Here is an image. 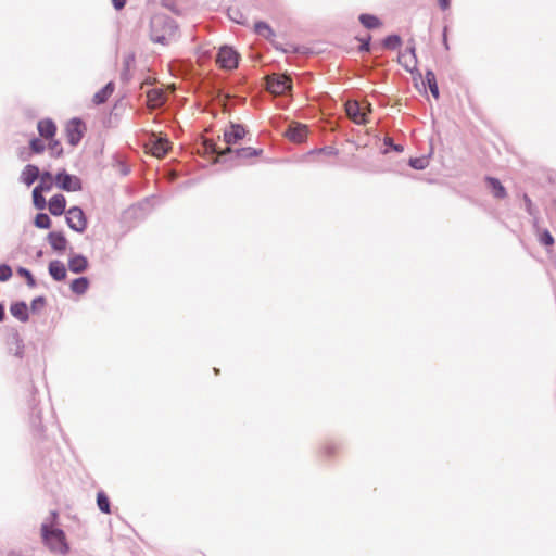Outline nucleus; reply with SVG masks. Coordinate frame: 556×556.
Returning <instances> with one entry per match:
<instances>
[{
	"mask_svg": "<svg viewBox=\"0 0 556 556\" xmlns=\"http://www.w3.org/2000/svg\"><path fill=\"white\" fill-rule=\"evenodd\" d=\"M245 135V129L243 126L239 124H231L229 129H226L224 132L225 142L230 144H236L239 140H241Z\"/></svg>",
	"mask_w": 556,
	"mask_h": 556,
	"instance_id": "nucleus-11",
	"label": "nucleus"
},
{
	"mask_svg": "<svg viewBox=\"0 0 556 556\" xmlns=\"http://www.w3.org/2000/svg\"><path fill=\"white\" fill-rule=\"evenodd\" d=\"M231 20H235L236 23H239V20L237 18V15L231 16Z\"/></svg>",
	"mask_w": 556,
	"mask_h": 556,
	"instance_id": "nucleus-52",
	"label": "nucleus"
},
{
	"mask_svg": "<svg viewBox=\"0 0 556 556\" xmlns=\"http://www.w3.org/2000/svg\"><path fill=\"white\" fill-rule=\"evenodd\" d=\"M231 20H235L236 23H239V20L237 18V15L231 16Z\"/></svg>",
	"mask_w": 556,
	"mask_h": 556,
	"instance_id": "nucleus-53",
	"label": "nucleus"
},
{
	"mask_svg": "<svg viewBox=\"0 0 556 556\" xmlns=\"http://www.w3.org/2000/svg\"><path fill=\"white\" fill-rule=\"evenodd\" d=\"M319 153H325L328 155H334L338 153V151L332 147H325L318 150Z\"/></svg>",
	"mask_w": 556,
	"mask_h": 556,
	"instance_id": "nucleus-42",
	"label": "nucleus"
},
{
	"mask_svg": "<svg viewBox=\"0 0 556 556\" xmlns=\"http://www.w3.org/2000/svg\"><path fill=\"white\" fill-rule=\"evenodd\" d=\"M114 91V84L112 81L108 83L102 89H100L98 92L94 93L93 96V103L96 104H102L104 103L109 97L113 93Z\"/></svg>",
	"mask_w": 556,
	"mask_h": 556,
	"instance_id": "nucleus-21",
	"label": "nucleus"
},
{
	"mask_svg": "<svg viewBox=\"0 0 556 556\" xmlns=\"http://www.w3.org/2000/svg\"><path fill=\"white\" fill-rule=\"evenodd\" d=\"M359 22L363 24L364 27L368 29L377 28L381 25L379 18L370 14H361Z\"/></svg>",
	"mask_w": 556,
	"mask_h": 556,
	"instance_id": "nucleus-28",
	"label": "nucleus"
},
{
	"mask_svg": "<svg viewBox=\"0 0 556 556\" xmlns=\"http://www.w3.org/2000/svg\"><path fill=\"white\" fill-rule=\"evenodd\" d=\"M88 268V260L81 255L76 254L68 260V269L72 273L80 274Z\"/></svg>",
	"mask_w": 556,
	"mask_h": 556,
	"instance_id": "nucleus-15",
	"label": "nucleus"
},
{
	"mask_svg": "<svg viewBox=\"0 0 556 556\" xmlns=\"http://www.w3.org/2000/svg\"><path fill=\"white\" fill-rule=\"evenodd\" d=\"M175 21L164 14H156L150 21V39L155 43L167 45L175 36Z\"/></svg>",
	"mask_w": 556,
	"mask_h": 556,
	"instance_id": "nucleus-2",
	"label": "nucleus"
},
{
	"mask_svg": "<svg viewBox=\"0 0 556 556\" xmlns=\"http://www.w3.org/2000/svg\"><path fill=\"white\" fill-rule=\"evenodd\" d=\"M147 101L149 106L159 108L165 101V93L162 89H151L147 91Z\"/></svg>",
	"mask_w": 556,
	"mask_h": 556,
	"instance_id": "nucleus-19",
	"label": "nucleus"
},
{
	"mask_svg": "<svg viewBox=\"0 0 556 556\" xmlns=\"http://www.w3.org/2000/svg\"><path fill=\"white\" fill-rule=\"evenodd\" d=\"M442 10H446L450 7V0H439Z\"/></svg>",
	"mask_w": 556,
	"mask_h": 556,
	"instance_id": "nucleus-45",
	"label": "nucleus"
},
{
	"mask_svg": "<svg viewBox=\"0 0 556 556\" xmlns=\"http://www.w3.org/2000/svg\"><path fill=\"white\" fill-rule=\"evenodd\" d=\"M402 43L401 37L397 35H390L384 38L382 45L386 49L389 50H395L397 49Z\"/></svg>",
	"mask_w": 556,
	"mask_h": 556,
	"instance_id": "nucleus-29",
	"label": "nucleus"
},
{
	"mask_svg": "<svg viewBox=\"0 0 556 556\" xmlns=\"http://www.w3.org/2000/svg\"><path fill=\"white\" fill-rule=\"evenodd\" d=\"M212 153L217 154L219 157L230 155L231 157H236L239 160L242 159H249L253 156H257L262 151L256 150L254 148H240V149H231L230 147H227L225 150L219 151L215 146H211Z\"/></svg>",
	"mask_w": 556,
	"mask_h": 556,
	"instance_id": "nucleus-4",
	"label": "nucleus"
},
{
	"mask_svg": "<svg viewBox=\"0 0 556 556\" xmlns=\"http://www.w3.org/2000/svg\"><path fill=\"white\" fill-rule=\"evenodd\" d=\"M254 30L257 35L268 40H271L275 37V31L273 30V28L267 23L262 21L255 23Z\"/></svg>",
	"mask_w": 556,
	"mask_h": 556,
	"instance_id": "nucleus-23",
	"label": "nucleus"
},
{
	"mask_svg": "<svg viewBox=\"0 0 556 556\" xmlns=\"http://www.w3.org/2000/svg\"><path fill=\"white\" fill-rule=\"evenodd\" d=\"M50 150L56 154V156H60L62 154V148L60 146V142L54 140L50 143Z\"/></svg>",
	"mask_w": 556,
	"mask_h": 556,
	"instance_id": "nucleus-41",
	"label": "nucleus"
},
{
	"mask_svg": "<svg viewBox=\"0 0 556 556\" xmlns=\"http://www.w3.org/2000/svg\"><path fill=\"white\" fill-rule=\"evenodd\" d=\"M54 180L60 189L68 192L83 189L81 180L77 176L67 174L65 170L58 173Z\"/></svg>",
	"mask_w": 556,
	"mask_h": 556,
	"instance_id": "nucleus-6",
	"label": "nucleus"
},
{
	"mask_svg": "<svg viewBox=\"0 0 556 556\" xmlns=\"http://www.w3.org/2000/svg\"><path fill=\"white\" fill-rule=\"evenodd\" d=\"M17 273L21 276L25 277L28 287L34 288L36 286L35 278L28 269H26L24 267H20Z\"/></svg>",
	"mask_w": 556,
	"mask_h": 556,
	"instance_id": "nucleus-34",
	"label": "nucleus"
},
{
	"mask_svg": "<svg viewBox=\"0 0 556 556\" xmlns=\"http://www.w3.org/2000/svg\"><path fill=\"white\" fill-rule=\"evenodd\" d=\"M48 206L52 215L60 216L65 211L66 199L63 194H55L50 199Z\"/></svg>",
	"mask_w": 556,
	"mask_h": 556,
	"instance_id": "nucleus-13",
	"label": "nucleus"
},
{
	"mask_svg": "<svg viewBox=\"0 0 556 556\" xmlns=\"http://www.w3.org/2000/svg\"><path fill=\"white\" fill-rule=\"evenodd\" d=\"M525 202H526V205H527V210L531 213L532 202H531V200L527 195H525Z\"/></svg>",
	"mask_w": 556,
	"mask_h": 556,
	"instance_id": "nucleus-46",
	"label": "nucleus"
},
{
	"mask_svg": "<svg viewBox=\"0 0 556 556\" xmlns=\"http://www.w3.org/2000/svg\"><path fill=\"white\" fill-rule=\"evenodd\" d=\"M231 20H235L236 23H239V20L237 18V15L231 16Z\"/></svg>",
	"mask_w": 556,
	"mask_h": 556,
	"instance_id": "nucleus-55",
	"label": "nucleus"
},
{
	"mask_svg": "<svg viewBox=\"0 0 556 556\" xmlns=\"http://www.w3.org/2000/svg\"><path fill=\"white\" fill-rule=\"evenodd\" d=\"M97 504L102 513H110V502L108 496L103 492L97 494Z\"/></svg>",
	"mask_w": 556,
	"mask_h": 556,
	"instance_id": "nucleus-32",
	"label": "nucleus"
},
{
	"mask_svg": "<svg viewBox=\"0 0 556 556\" xmlns=\"http://www.w3.org/2000/svg\"><path fill=\"white\" fill-rule=\"evenodd\" d=\"M49 274L55 281H62L66 278L65 265L58 260L51 261L49 264Z\"/></svg>",
	"mask_w": 556,
	"mask_h": 556,
	"instance_id": "nucleus-17",
	"label": "nucleus"
},
{
	"mask_svg": "<svg viewBox=\"0 0 556 556\" xmlns=\"http://www.w3.org/2000/svg\"><path fill=\"white\" fill-rule=\"evenodd\" d=\"M39 168L36 165L28 164L21 173V181L26 186L33 185L39 178Z\"/></svg>",
	"mask_w": 556,
	"mask_h": 556,
	"instance_id": "nucleus-14",
	"label": "nucleus"
},
{
	"mask_svg": "<svg viewBox=\"0 0 556 556\" xmlns=\"http://www.w3.org/2000/svg\"><path fill=\"white\" fill-rule=\"evenodd\" d=\"M66 137L71 146L75 147L83 138L81 122L78 118H73L66 126Z\"/></svg>",
	"mask_w": 556,
	"mask_h": 556,
	"instance_id": "nucleus-8",
	"label": "nucleus"
},
{
	"mask_svg": "<svg viewBox=\"0 0 556 556\" xmlns=\"http://www.w3.org/2000/svg\"><path fill=\"white\" fill-rule=\"evenodd\" d=\"M5 317L4 305L0 303V321Z\"/></svg>",
	"mask_w": 556,
	"mask_h": 556,
	"instance_id": "nucleus-47",
	"label": "nucleus"
},
{
	"mask_svg": "<svg viewBox=\"0 0 556 556\" xmlns=\"http://www.w3.org/2000/svg\"><path fill=\"white\" fill-rule=\"evenodd\" d=\"M8 351L10 354L22 358L24 354L23 339L17 331H14L8 339Z\"/></svg>",
	"mask_w": 556,
	"mask_h": 556,
	"instance_id": "nucleus-12",
	"label": "nucleus"
},
{
	"mask_svg": "<svg viewBox=\"0 0 556 556\" xmlns=\"http://www.w3.org/2000/svg\"><path fill=\"white\" fill-rule=\"evenodd\" d=\"M486 181L492 190V193L497 199H504L506 197V190L501 184V181L493 177H488Z\"/></svg>",
	"mask_w": 556,
	"mask_h": 556,
	"instance_id": "nucleus-22",
	"label": "nucleus"
},
{
	"mask_svg": "<svg viewBox=\"0 0 556 556\" xmlns=\"http://www.w3.org/2000/svg\"><path fill=\"white\" fill-rule=\"evenodd\" d=\"M37 128L40 136L47 139L52 138L56 131V126L51 119L39 121Z\"/></svg>",
	"mask_w": 556,
	"mask_h": 556,
	"instance_id": "nucleus-20",
	"label": "nucleus"
},
{
	"mask_svg": "<svg viewBox=\"0 0 556 556\" xmlns=\"http://www.w3.org/2000/svg\"><path fill=\"white\" fill-rule=\"evenodd\" d=\"M426 83L430 89V92L431 94L435 98V99H439V96H440V92H439V87H438V84H437V78H435V75L434 73L431 71V70H428L426 72Z\"/></svg>",
	"mask_w": 556,
	"mask_h": 556,
	"instance_id": "nucleus-27",
	"label": "nucleus"
},
{
	"mask_svg": "<svg viewBox=\"0 0 556 556\" xmlns=\"http://www.w3.org/2000/svg\"><path fill=\"white\" fill-rule=\"evenodd\" d=\"M56 518L58 513L51 511L50 517L47 518L41 525V536L43 543L50 551L65 555L68 552L65 533L63 530L52 527Z\"/></svg>",
	"mask_w": 556,
	"mask_h": 556,
	"instance_id": "nucleus-1",
	"label": "nucleus"
},
{
	"mask_svg": "<svg viewBox=\"0 0 556 556\" xmlns=\"http://www.w3.org/2000/svg\"><path fill=\"white\" fill-rule=\"evenodd\" d=\"M40 182L35 187L41 191H50L53 186V176L50 172L39 173Z\"/></svg>",
	"mask_w": 556,
	"mask_h": 556,
	"instance_id": "nucleus-24",
	"label": "nucleus"
},
{
	"mask_svg": "<svg viewBox=\"0 0 556 556\" xmlns=\"http://www.w3.org/2000/svg\"><path fill=\"white\" fill-rule=\"evenodd\" d=\"M428 163L427 157H414L409 160V165L415 169H425Z\"/></svg>",
	"mask_w": 556,
	"mask_h": 556,
	"instance_id": "nucleus-33",
	"label": "nucleus"
},
{
	"mask_svg": "<svg viewBox=\"0 0 556 556\" xmlns=\"http://www.w3.org/2000/svg\"><path fill=\"white\" fill-rule=\"evenodd\" d=\"M346 114L349 117L357 123V124H364L366 123V112L363 108H361L359 103L357 101H349L345 104Z\"/></svg>",
	"mask_w": 556,
	"mask_h": 556,
	"instance_id": "nucleus-9",
	"label": "nucleus"
},
{
	"mask_svg": "<svg viewBox=\"0 0 556 556\" xmlns=\"http://www.w3.org/2000/svg\"><path fill=\"white\" fill-rule=\"evenodd\" d=\"M168 150V142L163 139H156L153 141L151 147V152L156 157H162L166 154Z\"/></svg>",
	"mask_w": 556,
	"mask_h": 556,
	"instance_id": "nucleus-26",
	"label": "nucleus"
},
{
	"mask_svg": "<svg viewBox=\"0 0 556 556\" xmlns=\"http://www.w3.org/2000/svg\"><path fill=\"white\" fill-rule=\"evenodd\" d=\"M406 53L409 55L410 61L413 62V66H415L417 63V59H416V54H415V47L414 46L409 47L408 51Z\"/></svg>",
	"mask_w": 556,
	"mask_h": 556,
	"instance_id": "nucleus-43",
	"label": "nucleus"
},
{
	"mask_svg": "<svg viewBox=\"0 0 556 556\" xmlns=\"http://www.w3.org/2000/svg\"><path fill=\"white\" fill-rule=\"evenodd\" d=\"M555 204H556V202H555Z\"/></svg>",
	"mask_w": 556,
	"mask_h": 556,
	"instance_id": "nucleus-56",
	"label": "nucleus"
},
{
	"mask_svg": "<svg viewBox=\"0 0 556 556\" xmlns=\"http://www.w3.org/2000/svg\"><path fill=\"white\" fill-rule=\"evenodd\" d=\"M46 304V299L43 296H37L31 301L30 307L33 312H36L43 307Z\"/></svg>",
	"mask_w": 556,
	"mask_h": 556,
	"instance_id": "nucleus-39",
	"label": "nucleus"
},
{
	"mask_svg": "<svg viewBox=\"0 0 556 556\" xmlns=\"http://www.w3.org/2000/svg\"><path fill=\"white\" fill-rule=\"evenodd\" d=\"M112 3L115 10L119 11L125 7L126 0H112Z\"/></svg>",
	"mask_w": 556,
	"mask_h": 556,
	"instance_id": "nucleus-44",
	"label": "nucleus"
},
{
	"mask_svg": "<svg viewBox=\"0 0 556 556\" xmlns=\"http://www.w3.org/2000/svg\"><path fill=\"white\" fill-rule=\"evenodd\" d=\"M217 63L225 70H233L238 66V53L232 48L224 46L218 51Z\"/></svg>",
	"mask_w": 556,
	"mask_h": 556,
	"instance_id": "nucleus-7",
	"label": "nucleus"
},
{
	"mask_svg": "<svg viewBox=\"0 0 556 556\" xmlns=\"http://www.w3.org/2000/svg\"><path fill=\"white\" fill-rule=\"evenodd\" d=\"M231 20H235L236 23H239V20L237 18V15L231 16Z\"/></svg>",
	"mask_w": 556,
	"mask_h": 556,
	"instance_id": "nucleus-54",
	"label": "nucleus"
},
{
	"mask_svg": "<svg viewBox=\"0 0 556 556\" xmlns=\"http://www.w3.org/2000/svg\"><path fill=\"white\" fill-rule=\"evenodd\" d=\"M11 314L22 323L29 319L28 307L25 302H16L10 306Z\"/></svg>",
	"mask_w": 556,
	"mask_h": 556,
	"instance_id": "nucleus-18",
	"label": "nucleus"
},
{
	"mask_svg": "<svg viewBox=\"0 0 556 556\" xmlns=\"http://www.w3.org/2000/svg\"><path fill=\"white\" fill-rule=\"evenodd\" d=\"M41 190L34 188L33 190V203L34 206L38 210H43L47 205L46 199L42 195Z\"/></svg>",
	"mask_w": 556,
	"mask_h": 556,
	"instance_id": "nucleus-30",
	"label": "nucleus"
},
{
	"mask_svg": "<svg viewBox=\"0 0 556 556\" xmlns=\"http://www.w3.org/2000/svg\"><path fill=\"white\" fill-rule=\"evenodd\" d=\"M66 223L76 232H84L87 228V218L79 206H72L66 212Z\"/></svg>",
	"mask_w": 556,
	"mask_h": 556,
	"instance_id": "nucleus-3",
	"label": "nucleus"
},
{
	"mask_svg": "<svg viewBox=\"0 0 556 556\" xmlns=\"http://www.w3.org/2000/svg\"><path fill=\"white\" fill-rule=\"evenodd\" d=\"M30 149L35 153H41L45 151V143L42 142V140L34 138L30 140Z\"/></svg>",
	"mask_w": 556,
	"mask_h": 556,
	"instance_id": "nucleus-35",
	"label": "nucleus"
},
{
	"mask_svg": "<svg viewBox=\"0 0 556 556\" xmlns=\"http://www.w3.org/2000/svg\"><path fill=\"white\" fill-rule=\"evenodd\" d=\"M370 36H367L365 39H361V46L359 51L361 52H368L370 49Z\"/></svg>",
	"mask_w": 556,
	"mask_h": 556,
	"instance_id": "nucleus-40",
	"label": "nucleus"
},
{
	"mask_svg": "<svg viewBox=\"0 0 556 556\" xmlns=\"http://www.w3.org/2000/svg\"><path fill=\"white\" fill-rule=\"evenodd\" d=\"M12 277V269L9 265H0V281H8Z\"/></svg>",
	"mask_w": 556,
	"mask_h": 556,
	"instance_id": "nucleus-36",
	"label": "nucleus"
},
{
	"mask_svg": "<svg viewBox=\"0 0 556 556\" xmlns=\"http://www.w3.org/2000/svg\"><path fill=\"white\" fill-rule=\"evenodd\" d=\"M286 136L289 138V140L296 143H301L306 139L307 126L299 123H293L287 129Z\"/></svg>",
	"mask_w": 556,
	"mask_h": 556,
	"instance_id": "nucleus-10",
	"label": "nucleus"
},
{
	"mask_svg": "<svg viewBox=\"0 0 556 556\" xmlns=\"http://www.w3.org/2000/svg\"><path fill=\"white\" fill-rule=\"evenodd\" d=\"M122 77H123L124 79H127V72H126V70H125V71H124V73L122 74Z\"/></svg>",
	"mask_w": 556,
	"mask_h": 556,
	"instance_id": "nucleus-51",
	"label": "nucleus"
},
{
	"mask_svg": "<svg viewBox=\"0 0 556 556\" xmlns=\"http://www.w3.org/2000/svg\"><path fill=\"white\" fill-rule=\"evenodd\" d=\"M393 149L399 152H401L403 150V148L401 146H393Z\"/></svg>",
	"mask_w": 556,
	"mask_h": 556,
	"instance_id": "nucleus-50",
	"label": "nucleus"
},
{
	"mask_svg": "<svg viewBox=\"0 0 556 556\" xmlns=\"http://www.w3.org/2000/svg\"><path fill=\"white\" fill-rule=\"evenodd\" d=\"M540 242L544 245H553L554 238L548 230H544L540 236Z\"/></svg>",
	"mask_w": 556,
	"mask_h": 556,
	"instance_id": "nucleus-37",
	"label": "nucleus"
},
{
	"mask_svg": "<svg viewBox=\"0 0 556 556\" xmlns=\"http://www.w3.org/2000/svg\"><path fill=\"white\" fill-rule=\"evenodd\" d=\"M34 223L40 229H48L51 226V219L46 213H38Z\"/></svg>",
	"mask_w": 556,
	"mask_h": 556,
	"instance_id": "nucleus-31",
	"label": "nucleus"
},
{
	"mask_svg": "<svg viewBox=\"0 0 556 556\" xmlns=\"http://www.w3.org/2000/svg\"><path fill=\"white\" fill-rule=\"evenodd\" d=\"M89 287V280L87 277H79L72 281L71 290L76 294H84Z\"/></svg>",
	"mask_w": 556,
	"mask_h": 556,
	"instance_id": "nucleus-25",
	"label": "nucleus"
},
{
	"mask_svg": "<svg viewBox=\"0 0 556 556\" xmlns=\"http://www.w3.org/2000/svg\"><path fill=\"white\" fill-rule=\"evenodd\" d=\"M399 62L409 72L413 73V68L410 65H413V62L410 61V58L407 53H403L399 58Z\"/></svg>",
	"mask_w": 556,
	"mask_h": 556,
	"instance_id": "nucleus-38",
	"label": "nucleus"
},
{
	"mask_svg": "<svg viewBox=\"0 0 556 556\" xmlns=\"http://www.w3.org/2000/svg\"><path fill=\"white\" fill-rule=\"evenodd\" d=\"M47 239L53 250L63 252L66 249L67 240L62 232L52 231Z\"/></svg>",
	"mask_w": 556,
	"mask_h": 556,
	"instance_id": "nucleus-16",
	"label": "nucleus"
},
{
	"mask_svg": "<svg viewBox=\"0 0 556 556\" xmlns=\"http://www.w3.org/2000/svg\"><path fill=\"white\" fill-rule=\"evenodd\" d=\"M134 61V59L131 56H128L126 60H125V67L126 70L128 68V66L130 65V63Z\"/></svg>",
	"mask_w": 556,
	"mask_h": 556,
	"instance_id": "nucleus-48",
	"label": "nucleus"
},
{
	"mask_svg": "<svg viewBox=\"0 0 556 556\" xmlns=\"http://www.w3.org/2000/svg\"><path fill=\"white\" fill-rule=\"evenodd\" d=\"M443 43H444L445 48L448 49V43H447V39H446V35L445 34L443 36Z\"/></svg>",
	"mask_w": 556,
	"mask_h": 556,
	"instance_id": "nucleus-49",
	"label": "nucleus"
},
{
	"mask_svg": "<svg viewBox=\"0 0 556 556\" xmlns=\"http://www.w3.org/2000/svg\"><path fill=\"white\" fill-rule=\"evenodd\" d=\"M292 81L287 75H271L267 77V89L274 94H283L291 90Z\"/></svg>",
	"mask_w": 556,
	"mask_h": 556,
	"instance_id": "nucleus-5",
	"label": "nucleus"
}]
</instances>
